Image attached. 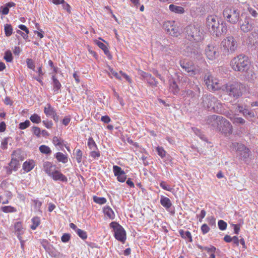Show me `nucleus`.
<instances>
[{
	"instance_id": "nucleus-8",
	"label": "nucleus",
	"mask_w": 258,
	"mask_h": 258,
	"mask_svg": "<svg viewBox=\"0 0 258 258\" xmlns=\"http://www.w3.org/2000/svg\"><path fill=\"white\" fill-rule=\"evenodd\" d=\"M110 227L113 229L115 238L122 243H124L126 237V232L123 228L115 222L110 224Z\"/></svg>"
},
{
	"instance_id": "nucleus-15",
	"label": "nucleus",
	"mask_w": 258,
	"mask_h": 258,
	"mask_svg": "<svg viewBox=\"0 0 258 258\" xmlns=\"http://www.w3.org/2000/svg\"><path fill=\"white\" fill-rule=\"evenodd\" d=\"M223 118L221 116L213 115L208 117L207 123L211 127L217 130Z\"/></svg>"
},
{
	"instance_id": "nucleus-27",
	"label": "nucleus",
	"mask_w": 258,
	"mask_h": 258,
	"mask_svg": "<svg viewBox=\"0 0 258 258\" xmlns=\"http://www.w3.org/2000/svg\"><path fill=\"white\" fill-rule=\"evenodd\" d=\"M94 42L95 44L104 51V53L106 55L111 56V54L108 47L104 43L97 40H95Z\"/></svg>"
},
{
	"instance_id": "nucleus-50",
	"label": "nucleus",
	"mask_w": 258,
	"mask_h": 258,
	"mask_svg": "<svg viewBox=\"0 0 258 258\" xmlns=\"http://www.w3.org/2000/svg\"><path fill=\"white\" fill-rule=\"evenodd\" d=\"M218 225L219 227V228L221 230H224L226 229L227 224L226 222H225L224 221L222 220H220L218 222Z\"/></svg>"
},
{
	"instance_id": "nucleus-18",
	"label": "nucleus",
	"mask_w": 258,
	"mask_h": 258,
	"mask_svg": "<svg viewBox=\"0 0 258 258\" xmlns=\"http://www.w3.org/2000/svg\"><path fill=\"white\" fill-rule=\"evenodd\" d=\"M54 181H60L63 182H68L67 177L57 169L52 173L50 176Z\"/></svg>"
},
{
	"instance_id": "nucleus-64",
	"label": "nucleus",
	"mask_w": 258,
	"mask_h": 258,
	"mask_svg": "<svg viewBox=\"0 0 258 258\" xmlns=\"http://www.w3.org/2000/svg\"><path fill=\"white\" fill-rule=\"evenodd\" d=\"M206 215V212L205 210H202L199 216V221L201 222L202 221L203 219L205 217Z\"/></svg>"
},
{
	"instance_id": "nucleus-41",
	"label": "nucleus",
	"mask_w": 258,
	"mask_h": 258,
	"mask_svg": "<svg viewBox=\"0 0 258 258\" xmlns=\"http://www.w3.org/2000/svg\"><path fill=\"white\" fill-rule=\"evenodd\" d=\"M93 199L95 203L98 204L99 205L104 204L107 202V200L103 197H98L97 196H94Z\"/></svg>"
},
{
	"instance_id": "nucleus-13",
	"label": "nucleus",
	"mask_w": 258,
	"mask_h": 258,
	"mask_svg": "<svg viewBox=\"0 0 258 258\" xmlns=\"http://www.w3.org/2000/svg\"><path fill=\"white\" fill-rule=\"evenodd\" d=\"M180 65L185 71L191 75L194 76L199 73V70L195 68L193 63L191 61L185 60H180Z\"/></svg>"
},
{
	"instance_id": "nucleus-39",
	"label": "nucleus",
	"mask_w": 258,
	"mask_h": 258,
	"mask_svg": "<svg viewBox=\"0 0 258 258\" xmlns=\"http://www.w3.org/2000/svg\"><path fill=\"white\" fill-rule=\"evenodd\" d=\"M30 120L33 123L37 124L39 123L41 121L40 116L36 113H34L33 114L31 115L30 117Z\"/></svg>"
},
{
	"instance_id": "nucleus-26",
	"label": "nucleus",
	"mask_w": 258,
	"mask_h": 258,
	"mask_svg": "<svg viewBox=\"0 0 258 258\" xmlns=\"http://www.w3.org/2000/svg\"><path fill=\"white\" fill-rule=\"evenodd\" d=\"M170 11L172 12L177 14H183L185 12L184 9L183 7L180 6H177L173 4L170 5L169 6Z\"/></svg>"
},
{
	"instance_id": "nucleus-10",
	"label": "nucleus",
	"mask_w": 258,
	"mask_h": 258,
	"mask_svg": "<svg viewBox=\"0 0 258 258\" xmlns=\"http://www.w3.org/2000/svg\"><path fill=\"white\" fill-rule=\"evenodd\" d=\"M232 130L233 127L231 123L223 117L217 131L228 137L232 134Z\"/></svg>"
},
{
	"instance_id": "nucleus-56",
	"label": "nucleus",
	"mask_w": 258,
	"mask_h": 258,
	"mask_svg": "<svg viewBox=\"0 0 258 258\" xmlns=\"http://www.w3.org/2000/svg\"><path fill=\"white\" fill-rule=\"evenodd\" d=\"M33 133L37 137H40L41 135V130L39 127L33 126L32 127Z\"/></svg>"
},
{
	"instance_id": "nucleus-51",
	"label": "nucleus",
	"mask_w": 258,
	"mask_h": 258,
	"mask_svg": "<svg viewBox=\"0 0 258 258\" xmlns=\"http://www.w3.org/2000/svg\"><path fill=\"white\" fill-rule=\"evenodd\" d=\"M160 185L163 189L167 191H171L172 189V188L164 181L160 182Z\"/></svg>"
},
{
	"instance_id": "nucleus-7",
	"label": "nucleus",
	"mask_w": 258,
	"mask_h": 258,
	"mask_svg": "<svg viewBox=\"0 0 258 258\" xmlns=\"http://www.w3.org/2000/svg\"><path fill=\"white\" fill-rule=\"evenodd\" d=\"M187 38L190 41H200L202 39V33L198 24H190L185 28Z\"/></svg>"
},
{
	"instance_id": "nucleus-35",
	"label": "nucleus",
	"mask_w": 258,
	"mask_h": 258,
	"mask_svg": "<svg viewBox=\"0 0 258 258\" xmlns=\"http://www.w3.org/2000/svg\"><path fill=\"white\" fill-rule=\"evenodd\" d=\"M170 90L174 94H176L179 93V88L177 85L175 81H173L171 83H170Z\"/></svg>"
},
{
	"instance_id": "nucleus-43",
	"label": "nucleus",
	"mask_w": 258,
	"mask_h": 258,
	"mask_svg": "<svg viewBox=\"0 0 258 258\" xmlns=\"http://www.w3.org/2000/svg\"><path fill=\"white\" fill-rule=\"evenodd\" d=\"M4 58L7 62H10L12 61L13 57L10 50H7L5 52Z\"/></svg>"
},
{
	"instance_id": "nucleus-17",
	"label": "nucleus",
	"mask_w": 258,
	"mask_h": 258,
	"mask_svg": "<svg viewBox=\"0 0 258 258\" xmlns=\"http://www.w3.org/2000/svg\"><path fill=\"white\" fill-rule=\"evenodd\" d=\"M252 28L253 25L251 23V19L248 16L246 17L244 21L240 25V30L244 33L250 32Z\"/></svg>"
},
{
	"instance_id": "nucleus-47",
	"label": "nucleus",
	"mask_w": 258,
	"mask_h": 258,
	"mask_svg": "<svg viewBox=\"0 0 258 258\" xmlns=\"http://www.w3.org/2000/svg\"><path fill=\"white\" fill-rule=\"evenodd\" d=\"M26 63L27 67L29 69L35 71V67L33 60L31 58H27L26 59Z\"/></svg>"
},
{
	"instance_id": "nucleus-5",
	"label": "nucleus",
	"mask_w": 258,
	"mask_h": 258,
	"mask_svg": "<svg viewBox=\"0 0 258 258\" xmlns=\"http://www.w3.org/2000/svg\"><path fill=\"white\" fill-rule=\"evenodd\" d=\"M204 81L207 88L211 91L222 90L223 87L220 81L210 73L206 74L204 78Z\"/></svg>"
},
{
	"instance_id": "nucleus-30",
	"label": "nucleus",
	"mask_w": 258,
	"mask_h": 258,
	"mask_svg": "<svg viewBox=\"0 0 258 258\" xmlns=\"http://www.w3.org/2000/svg\"><path fill=\"white\" fill-rule=\"evenodd\" d=\"M9 166L12 170L17 171L20 166L19 161L17 159L12 158Z\"/></svg>"
},
{
	"instance_id": "nucleus-2",
	"label": "nucleus",
	"mask_w": 258,
	"mask_h": 258,
	"mask_svg": "<svg viewBox=\"0 0 258 258\" xmlns=\"http://www.w3.org/2000/svg\"><path fill=\"white\" fill-rule=\"evenodd\" d=\"M245 90V86L237 81H230L224 84L222 91L225 92L229 96L238 98L241 96Z\"/></svg>"
},
{
	"instance_id": "nucleus-57",
	"label": "nucleus",
	"mask_w": 258,
	"mask_h": 258,
	"mask_svg": "<svg viewBox=\"0 0 258 258\" xmlns=\"http://www.w3.org/2000/svg\"><path fill=\"white\" fill-rule=\"evenodd\" d=\"M62 7L63 9L67 11V12L69 14L71 13V6L64 1H63V3L61 4Z\"/></svg>"
},
{
	"instance_id": "nucleus-54",
	"label": "nucleus",
	"mask_w": 258,
	"mask_h": 258,
	"mask_svg": "<svg viewBox=\"0 0 258 258\" xmlns=\"http://www.w3.org/2000/svg\"><path fill=\"white\" fill-rule=\"evenodd\" d=\"M90 155L94 159H96L99 158L100 156V153L98 149L96 150H93L90 153Z\"/></svg>"
},
{
	"instance_id": "nucleus-44",
	"label": "nucleus",
	"mask_w": 258,
	"mask_h": 258,
	"mask_svg": "<svg viewBox=\"0 0 258 258\" xmlns=\"http://www.w3.org/2000/svg\"><path fill=\"white\" fill-rule=\"evenodd\" d=\"M156 151L158 153V155L160 156L161 158H163L164 157H165L166 152L163 147L159 146L157 147Z\"/></svg>"
},
{
	"instance_id": "nucleus-60",
	"label": "nucleus",
	"mask_w": 258,
	"mask_h": 258,
	"mask_svg": "<svg viewBox=\"0 0 258 258\" xmlns=\"http://www.w3.org/2000/svg\"><path fill=\"white\" fill-rule=\"evenodd\" d=\"M8 140L7 138L4 139L2 143L1 147L3 150H6L8 148Z\"/></svg>"
},
{
	"instance_id": "nucleus-36",
	"label": "nucleus",
	"mask_w": 258,
	"mask_h": 258,
	"mask_svg": "<svg viewBox=\"0 0 258 258\" xmlns=\"http://www.w3.org/2000/svg\"><path fill=\"white\" fill-rule=\"evenodd\" d=\"M2 211L6 213H14L17 211L16 208L11 206H6L1 208Z\"/></svg>"
},
{
	"instance_id": "nucleus-61",
	"label": "nucleus",
	"mask_w": 258,
	"mask_h": 258,
	"mask_svg": "<svg viewBox=\"0 0 258 258\" xmlns=\"http://www.w3.org/2000/svg\"><path fill=\"white\" fill-rule=\"evenodd\" d=\"M209 224L211 226H215L216 225V220L214 217L211 216L207 218V219Z\"/></svg>"
},
{
	"instance_id": "nucleus-23",
	"label": "nucleus",
	"mask_w": 258,
	"mask_h": 258,
	"mask_svg": "<svg viewBox=\"0 0 258 258\" xmlns=\"http://www.w3.org/2000/svg\"><path fill=\"white\" fill-rule=\"evenodd\" d=\"M103 212L106 217L113 220L115 218V214L112 209L108 206L103 208Z\"/></svg>"
},
{
	"instance_id": "nucleus-28",
	"label": "nucleus",
	"mask_w": 258,
	"mask_h": 258,
	"mask_svg": "<svg viewBox=\"0 0 258 258\" xmlns=\"http://www.w3.org/2000/svg\"><path fill=\"white\" fill-rule=\"evenodd\" d=\"M31 222L32 224L31 225V229L33 230H35L40 224L41 220L39 217L35 216L32 218Z\"/></svg>"
},
{
	"instance_id": "nucleus-25",
	"label": "nucleus",
	"mask_w": 258,
	"mask_h": 258,
	"mask_svg": "<svg viewBox=\"0 0 258 258\" xmlns=\"http://www.w3.org/2000/svg\"><path fill=\"white\" fill-rule=\"evenodd\" d=\"M44 112L47 116H52L55 115L56 111L50 104L48 103L44 107Z\"/></svg>"
},
{
	"instance_id": "nucleus-34",
	"label": "nucleus",
	"mask_w": 258,
	"mask_h": 258,
	"mask_svg": "<svg viewBox=\"0 0 258 258\" xmlns=\"http://www.w3.org/2000/svg\"><path fill=\"white\" fill-rule=\"evenodd\" d=\"M12 158L17 159L19 161H23L24 160V157L21 155V152L20 150H17L13 151L12 154Z\"/></svg>"
},
{
	"instance_id": "nucleus-12",
	"label": "nucleus",
	"mask_w": 258,
	"mask_h": 258,
	"mask_svg": "<svg viewBox=\"0 0 258 258\" xmlns=\"http://www.w3.org/2000/svg\"><path fill=\"white\" fill-rule=\"evenodd\" d=\"M231 148L233 150L239 152L244 158L249 157L250 150L242 144L238 143H232Z\"/></svg>"
},
{
	"instance_id": "nucleus-14",
	"label": "nucleus",
	"mask_w": 258,
	"mask_h": 258,
	"mask_svg": "<svg viewBox=\"0 0 258 258\" xmlns=\"http://www.w3.org/2000/svg\"><path fill=\"white\" fill-rule=\"evenodd\" d=\"M217 98L211 95H205L203 97L202 104L204 107L207 108L209 110L212 111L215 103H216Z\"/></svg>"
},
{
	"instance_id": "nucleus-48",
	"label": "nucleus",
	"mask_w": 258,
	"mask_h": 258,
	"mask_svg": "<svg viewBox=\"0 0 258 258\" xmlns=\"http://www.w3.org/2000/svg\"><path fill=\"white\" fill-rule=\"evenodd\" d=\"M109 75L110 77H112L111 76H113L114 77L119 80H121V77H120L119 75V74L114 71L113 69H109Z\"/></svg>"
},
{
	"instance_id": "nucleus-11",
	"label": "nucleus",
	"mask_w": 258,
	"mask_h": 258,
	"mask_svg": "<svg viewBox=\"0 0 258 258\" xmlns=\"http://www.w3.org/2000/svg\"><path fill=\"white\" fill-rule=\"evenodd\" d=\"M205 54L209 61H214L218 56L217 47L212 44H208L205 49Z\"/></svg>"
},
{
	"instance_id": "nucleus-22",
	"label": "nucleus",
	"mask_w": 258,
	"mask_h": 258,
	"mask_svg": "<svg viewBox=\"0 0 258 258\" xmlns=\"http://www.w3.org/2000/svg\"><path fill=\"white\" fill-rule=\"evenodd\" d=\"M212 111L218 113H225L224 104L217 99L216 103H215V105L213 107Z\"/></svg>"
},
{
	"instance_id": "nucleus-40",
	"label": "nucleus",
	"mask_w": 258,
	"mask_h": 258,
	"mask_svg": "<svg viewBox=\"0 0 258 258\" xmlns=\"http://www.w3.org/2000/svg\"><path fill=\"white\" fill-rule=\"evenodd\" d=\"M13 28L10 24H6L4 27V31L5 35L9 37L13 33Z\"/></svg>"
},
{
	"instance_id": "nucleus-31",
	"label": "nucleus",
	"mask_w": 258,
	"mask_h": 258,
	"mask_svg": "<svg viewBox=\"0 0 258 258\" xmlns=\"http://www.w3.org/2000/svg\"><path fill=\"white\" fill-rule=\"evenodd\" d=\"M52 80L53 90L54 92L57 93L58 90L60 89L61 85L59 81L57 79V78L54 76H52Z\"/></svg>"
},
{
	"instance_id": "nucleus-33",
	"label": "nucleus",
	"mask_w": 258,
	"mask_h": 258,
	"mask_svg": "<svg viewBox=\"0 0 258 258\" xmlns=\"http://www.w3.org/2000/svg\"><path fill=\"white\" fill-rule=\"evenodd\" d=\"M64 141L61 138L58 137L54 136L52 138V143L55 146H58L61 148L63 146Z\"/></svg>"
},
{
	"instance_id": "nucleus-4",
	"label": "nucleus",
	"mask_w": 258,
	"mask_h": 258,
	"mask_svg": "<svg viewBox=\"0 0 258 258\" xmlns=\"http://www.w3.org/2000/svg\"><path fill=\"white\" fill-rule=\"evenodd\" d=\"M238 47L237 42L232 36H228L225 37L221 41L220 49L225 54H230L234 53Z\"/></svg>"
},
{
	"instance_id": "nucleus-63",
	"label": "nucleus",
	"mask_w": 258,
	"mask_h": 258,
	"mask_svg": "<svg viewBox=\"0 0 258 258\" xmlns=\"http://www.w3.org/2000/svg\"><path fill=\"white\" fill-rule=\"evenodd\" d=\"M101 120L105 123H108L111 121L110 118L108 115L102 116Z\"/></svg>"
},
{
	"instance_id": "nucleus-21",
	"label": "nucleus",
	"mask_w": 258,
	"mask_h": 258,
	"mask_svg": "<svg viewBox=\"0 0 258 258\" xmlns=\"http://www.w3.org/2000/svg\"><path fill=\"white\" fill-rule=\"evenodd\" d=\"M15 232L17 235V237L20 240H21L22 235L23 234V224L21 222H17L14 224Z\"/></svg>"
},
{
	"instance_id": "nucleus-9",
	"label": "nucleus",
	"mask_w": 258,
	"mask_h": 258,
	"mask_svg": "<svg viewBox=\"0 0 258 258\" xmlns=\"http://www.w3.org/2000/svg\"><path fill=\"white\" fill-rule=\"evenodd\" d=\"M163 28L172 36L177 37L180 34L179 26L175 21H165L163 24Z\"/></svg>"
},
{
	"instance_id": "nucleus-32",
	"label": "nucleus",
	"mask_w": 258,
	"mask_h": 258,
	"mask_svg": "<svg viewBox=\"0 0 258 258\" xmlns=\"http://www.w3.org/2000/svg\"><path fill=\"white\" fill-rule=\"evenodd\" d=\"M179 233L182 238L184 239L188 238L190 242L192 241L191 233L189 231H184L183 230L180 229L179 231Z\"/></svg>"
},
{
	"instance_id": "nucleus-1",
	"label": "nucleus",
	"mask_w": 258,
	"mask_h": 258,
	"mask_svg": "<svg viewBox=\"0 0 258 258\" xmlns=\"http://www.w3.org/2000/svg\"><path fill=\"white\" fill-rule=\"evenodd\" d=\"M230 66L234 71L244 72L249 70L251 62L247 56L239 54L231 59Z\"/></svg>"
},
{
	"instance_id": "nucleus-46",
	"label": "nucleus",
	"mask_w": 258,
	"mask_h": 258,
	"mask_svg": "<svg viewBox=\"0 0 258 258\" xmlns=\"http://www.w3.org/2000/svg\"><path fill=\"white\" fill-rule=\"evenodd\" d=\"M76 233H77L78 236L80 238H81L82 239L85 240L87 239V233L86 231H85L82 229H79L78 230H77V231Z\"/></svg>"
},
{
	"instance_id": "nucleus-3",
	"label": "nucleus",
	"mask_w": 258,
	"mask_h": 258,
	"mask_svg": "<svg viewBox=\"0 0 258 258\" xmlns=\"http://www.w3.org/2000/svg\"><path fill=\"white\" fill-rule=\"evenodd\" d=\"M206 24L209 31L215 34L216 36H220L222 34L226 33L227 30L225 23H222L221 29H219V18L214 15H209L207 17Z\"/></svg>"
},
{
	"instance_id": "nucleus-55",
	"label": "nucleus",
	"mask_w": 258,
	"mask_h": 258,
	"mask_svg": "<svg viewBox=\"0 0 258 258\" xmlns=\"http://www.w3.org/2000/svg\"><path fill=\"white\" fill-rule=\"evenodd\" d=\"M247 11H248L249 14L251 15V16L254 18H256L258 15V13L256 12V11L255 10L252 8L250 7L249 5H248V7H247Z\"/></svg>"
},
{
	"instance_id": "nucleus-58",
	"label": "nucleus",
	"mask_w": 258,
	"mask_h": 258,
	"mask_svg": "<svg viewBox=\"0 0 258 258\" xmlns=\"http://www.w3.org/2000/svg\"><path fill=\"white\" fill-rule=\"evenodd\" d=\"M42 123L48 129H50L53 126V123L52 121H49L47 120H43Z\"/></svg>"
},
{
	"instance_id": "nucleus-45",
	"label": "nucleus",
	"mask_w": 258,
	"mask_h": 258,
	"mask_svg": "<svg viewBox=\"0 0 258 258\" xmlns=\"http://www.w3.org/2000/svg\"><path fill=\"white\" fill-rule=\"evenodd\" d=\"M83 153L82 151L78 149L76 151V159L78 163H80L82 160Z\"/></svg>"
},
{
	"instance_id": "nucleus-49",
	"label": "nucleus",
	"mask_w": 258,
	"mask_h": 258,
	"mask_svg": "<svg viewBox=\"0 0 258 258\" xmlns=\"http://www.w3.org/2000/svg\"><path fill=\"white\" fill-rule=\"evenodd\" d=\"M30 125V122L29 120H26L24 122H21L19 125V128L20 130H25Z\"/></svg>"
},
{
	"instance_id": "nucleus-52",
	"label": "nucleus",
	"mask_w": 258,
	"mask_h": 258,
	"mask_svg": "<svg viewBox=\"0 0 258 258\" xmlns=\"http://www.w3.org/2000/svg\"><path fill=\"white\" fill-rule=\"evenodd\" d=\"M242 113L244 116H249L251 117H253L254 116V113L247 108H244Z\"/></svg>"
},
{
	"instance_id": "nucleus-37",
	"label": "nucleus",
	"mask_w": 258,
	"mask_h": 258,
	"mask_svg": "<svg viewBox=\"0 0 258 258\" xmlns=\"http://www.w3.org/2000/svg\"><path fill=\"white\" fill-rule=\"evenodd\" d=\"M87 145L91 150H97V146L92 137L88 139Z\"/></svg>"
},
{
	"instance_id": "nucleus-16",
	"label": "nucleus",
	"mask_w": 258,
	"mask_h": 258,
	"mask_svg": "<svg viewBox=\"0 0 258 258\" xmlns=\"http://www.w3.org/2000/svg\"><path fill=\"white\" fill-rule=\"evenodd\" d=\"M113 172L114 175L117 177V179L119 182H123L125 181L126 175L121 167L117 165H114L113 166Z\"/></svg>"
},
{
	"instance_id": "nucleus-62",
	"label": "nucleus",
	"mask_w": 258,
	"mask_h": 258,
	"mask_svg": "<svg viewBox=\"0 0 258 258\" xmlns=\"http://www.w3.org/2000/svg\"><path fill=\"white\" fill-rule=\"evenodd\" d=\"M119 74H121L129 83H132V80L129 76L123 73L122 71H119Z\"/></svg>"
},
{
	"instance_id": "nucleus-19",
	"label": "nucleus",
	"mask_w": 258,
	"mask_h": 258,
	"mask_svg": "<svg viewBox=\"0 0 258 258\" xmlns=\"http://www.w3.org/2000/svg\"><path fill=\"white\" fill-rule=\"evenodd\" d=\"M43 167L45 172L49 177L57 168L55 165L49 161H45L43 164Z\"/></svg>"
},
{
	"instance_id": "nucleus-24",
	"label": "nucleus",
	"mask_w": 258,
	"mask_h": 258,
	"mask_svg": "<svg viewBox=\"0 0 258 258\" xmlns=\"http://www.w3.org/2000/svg\"><path fill=\"white\" fill-rule=\"evenodd\" d=\"M55 157L58 162L67 163L68 162V157L67 155L64 154L61 152H57L55 154Z\"/></svg>"
},
{
	"instance_id": "nucleus-59",
	"label": "nucleus",
	"mask_w": 258,
	"mask_h": 258,
	"mask_svg": "<svg viewBox=\"0 0 258 258\" xmlns=\"http://www.w3.org/2000/svg\"><path fill=\"white\" fill-rule=\"evenodd\" d=\"M70 238L71 236L70 234L65 233L61 236V240L63 242H67L70 240Z\"/></svg>"
},
{
	"instance_id": "nucleus-38",
	"label": "nucleus",
	"mask_w": 258,
	"mask_h": 258,
	"mask_svg": "<svg viewBox=\"0 0 258 258\" xmlns=\"http://www.w3.org/2000/svg\"><path fill=\"white\" fill-rule=\"evenodd\" d=\"M39 149L40 152L43 154H44L48 155L51 153V150L48 146H47L46 145H41L39 147Z\"/></svg>"
},
{
	"instance_id": "nucleus-6",
	"label": "nucleus",
	"mask_w": 258,
	"mask_h": 258,
	"mask_svg": "<svg viewBox=\"0 0 258 258\" xmlns=\"http://www.w3.org/2000/svg\"><path fill=\"white\" fill-rule=\"evenodd\" d=\"M224 19L231 24L237 23L240 19V12L233 7H227L223 11Z\"/></svg>"
},
{
	"instance_id": "nucleus-20",
	"label": "nucleus",
	"mask_w": 258,
	"mask_h": 258,
	"mask_svg": "<svg viewBox=\"0 0 258 258\" xmlns=\"http://www.w3.org/2000/svg\"><path fill=\"white\" fill-rule=\"evenodd\" d=\"M35 166V162L32 159H29L25 161L22 166L23 169L26 172L32 170Z\"/></svg>"
},
{
	"instance_id": "nucleus-29",
	"label": "nucleus",
	"mask_w": 258,
	"mask_h": 258,
	"mask_svg": "<svg viewBox=\"0 0 258 258\" xmlns=\"http://www.w3.org/2000/svg\"><path fill=\"white\" fill-rule=\"evenodd\" d=\"M160 203L161 205L166 209H169L172 205L171 201L167 197H161L160 199Z\"/></svg>"
},
{
	"instance_id": "nucleus-53",
	"label": "nucleus",
	"mask_w": 258,
	"mask_h": 258,
	"mask_svg": "<svg viewBox=\"0 0 258 258\" xmlns=\"http://www.w3.org/2000/svg\"><path fill=\"white\" fill-rule=\"evenodd\" d=\"M201 230L203 234H206L210 231V228L206 224H204L201 227Z\"/></svg>"
},
{
	"instance_id": "nucleus-42",
	"label": "nucleus",
	"mask_w": 258,
	"mask_h": 258,
	"mask_svg": "<svg viewBox=\"0 0 258 258\" xmlns=\"http://www.w3.org/2000/svg\"><path fill=\"white\" fill-rule=\"evenodd\" d=\"M229 118L233 122L234 124H243L245 121L242 117H230Z\"/></svg>"
}]
</instances>
